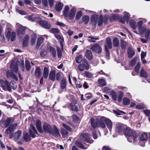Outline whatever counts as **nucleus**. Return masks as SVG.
Returning <instances> with one entry per match:
<instances>
[{
  "instance_id": "1",
  "label": "nucleus",
  "mask_w": 150,
  "mask_h": 150,
  "mask_svg": "<svg viewBox=\"0 0 150 150\" xmlns=\"http://www.w3.org/2000/svg\"><path fill=\"white\" fill-rule=\"evenodd\" d=\"M69 7L68 6H65L63 11V15L65 18H68L70 20H73L74 18L76 13V9L74 7L69 11Z\"/></svg>"
},
{
  "instance_id": "2",
  "label": "nucleus",
  "mask_w": 150,
  "mask_h": 150,
  "mask_svg": "<svg viewBox=\"0 0 150 150\" xmlns=\"http://www.w3.org/2000/svg\"><path fill=\"white\" fill-rule=\"evenodd\" d=\"M5 35L8 40L10 39L11 41H13L16 39V33L14 31H12V30H10L9 29L6 30Z\"/></svg>"
},
{
  "instance_id": "3",
  "label": "nucleus",
  "mask_w": 150,
  "mask_h": 150,
  "mask_svg": "<svg viewBox=\"0 0 150 150\" xmlns=\"http://www.w3.org/2000/svg\"><path fill=\"white\" fill-rule=\"evenodd\" d=\"M17 28V35L19 37H21L25 33V27L22 26L18 23H17L16 25Z\"/></svg>"
},
{
  "instance_id": "4",
  "label": "nucleus",
  "mask_w": 150,
  "mask_h": 150,
  "mask_svg": "<svg viewBox=\"0 0 150 150\" xmlns=\"http://www.w3.org/2000/svg\"><path fill=\"white\" fill-rule=\"evenodd\" d=\"M80 139L87 143L91 144L93 142V140L90 137L88 133L82 134L80 137Z\"/></svg>"
},
{
  "instance_id": "5",
  "label": "nucleus",
  "mask_w": 150,
  "mask_h": 150,
  "mask_svg": "<svg viewBox=\"0 0 150 150\" xmlns=\"http://www.w3.org/2000/svg\"><path fill=\"white\" fill-rule=\"evenodd\" d=\"M0 83L1 85V87L3 90L9 91L11 89V87L8 82L7 81H4L3 80H0Z\"/></svg>"
},
{
  "instance_id": "6",
  "label": "nucleus",
  "mask_w": 150,
  "mask_h": 150,
  "mask_svg": "<svg viewBox=\"0 0 150 150\" xmlns=\"http://www.w3.org/2000/svg\"><path fill=\"white\" fill-rule=\"evenodd\" d=\"M112 47L111 40L110 38H108L106 39V44L105 45V51L106 52V54L108 56L109 55L108 47L109 49H111Z\"/></svg>"
},
{
  "instance_id": "7",
  "label": "nucleus",
  "mask_w": 150,
  "mask_h": 150,
  "mask_svg": "<svg viewBox=\"0 0 150 150\" xmlns=\"http://www.w3.org/2000/svg\"><path fill=\"white\" fill-rule=\"evenodd\" d=\"M91 50L93 52L98 54H99L102 51V48L99 45L96 44L92 45L91 48Z\"/></svg>"
},
{
  "instance_id": "8",
  "label": "nucleus",
  "mask_w": 150,
  "mask_h": 150,
  "mask_svg": "<svg viewBox=\"0 0 150 150\" xmlns=\"http://www.w3.org/2000/svg\"><path fill=\"white\" fill-rule=\"evenodd\" d=\"M11 119L9 118H3L0 122V125L3 128H6L11 122Z\"/></svg>"
},
{
  "instance_id": "9",
  "label": "nucleus",
  "mask_w": 150,
  "mask_h": 150,
  "mask_svg": "<svg viewBox=\"0 0 150 150\" xmlns=\"http://www.w3.org/2000/svg\"><path fill=\"white\" fill-rule=\"evenodd\" d=\"M78 68L80 71H83L84 69H88L89 68V67L87 61L85 60L83 63L79 64Z\"/></svg>"
},
{
  "instance_id": "10",
  "label": "nucleus",
  "mask_w": 150,
  "mask_h": 150,
  "mask_svg": "<svg viewBox=\"0 0 150 150\" xmlns=\"http://www.w3.org/2000/svg\"><path fill=\"white\" fill-rule=\"evenodd\" d=\"M29 131L31 137L33 138L35 137L36 134L38 133L35 127L32 124L30 125V128Z\"/></svg>"
},
{
  "instance_id": "11",
  "label": "nucleus",
  "mask_w": 150,
  "mask_h": 150,
  "mask_svg": "<svg viewBox=\"0 0 150 150\" xmlns=\"http://www.w3.org/2000/svg\"><path fill=\"white\" fill-rule=\"evenodd\" d=\"M17 125L16 123L11 124L6 130L5 133L7 134H9L11 132L15 130Z\"/></svg>"
},
{
  "instance_id": "12",
  "label": "nucleus",
  "mask_w": 150,
  "mask_h": 150,
  "mask_svg": "<svg viewBox=\"0 0 150 150\" xmlns=\"http://www.w3.org/2000/svg\"><path fill=\"white\" fill-rule=\"evenodd\" d=\"M135 131L129 128H127L124 129L125 134L128 137H131L134 135Z\"/></svg>"
},
{
  "instance_id": "13",
  "label": "nucleus",
  "mask_w": 150,
  "mask_h": 150,
  "mask_svg": "<svg viewBox=\"0 0 150 150\" xmlns=\"http://www.w3.org/2000/svg\"><path fill=\"white\" fill-rule=\"evenodd\" d=\"M106 118L104 117H101L100 118L99 122L98 123V126L103 128H105L106 127V125L105 123H106Z\"/></svg>"
},
{
  "instance_id": "14",
  "label": "nucleus",
  "mask_w": 150,
  "mask_h": 150,
  "mask_svg": "<svg viewBox=\"0 0 150 150\" xmlns=\"http://www.w3.org/2000/svg\"><path fill=\"white\" fill-rule=\"evenodd\" d=\"M108 16H107L106 17L103 18V15H100L99 19H98V25L99 26L102 25L103 22L105 23H106V21L108 19Z\"/></svg>"
},
{
  "instance_id": "15",
  "label": "nucleus",
  "mask_w": 150,
  "mask_h": 150,
  "mask_svg": "<svg viewBox=\"0 0 150 150\" xmlns=\"http://www.w3.org/2000/svg\"><path fill=\"white\" fill-rule=\"evenodd\" d=\"M43 129L46 132L51 133L52 129L50 125L46 123H44L43 125Z\"/></svg>"
},
{
  "instance_id": "16",
  "label": "nucleus",
  "mask_w": 150,
  "mask_h": 150,
  "mask_svg": "<svg viewBox=\"0 0 150 150\" xmlns=\"http://www.w3.org/2000/svg\"><path fill=\"white\" fill-rule=\"evenodd\" d=\"M40 25L42 27L46 29H50L51 27L50 23L44 21H41L40 22Z\"/></svg>"
},
{
  "instance_id": "17",
  "label": "nucleus",
  "mask_w": 150,
  "mask_h": 150,
  "mask_svg": "<svg viewBox=\"0 0 150 150\" xmlns=\"http://www.w3.org/2000/svg\"><path fill=\"white\" fill-rule=\"evenodd\" d=\"M40 25L42 27L46 29H50L51 27L50 23L44 21H41L40 22Z\"/></svg>"
},
{
  "instance_id": "18",
  "label": "nucleus",
  "mask_w": 150,
  "mask_h": 150,
  "mask_svg": "<svg viewBox=\"0 0 150 150\" xmlns=\"http://www.w3.org/2000/svg\"><path fill=\"white\" fill-rule=\"evenodd\" d=\"M105 124L107 127L110 132L113 127V123L111 120L108 118H106Z\"/></svg>"
},
{
  "instance_id": "19",
  "label": "nucleus",
  "mask_w": 150,
  "mask_h": 150,
  "mask_svg": "<svg viewBox=\"0 0 150 150\" xmlns=\"http://www.w3.org/2000/svg\"><path fill=\"white\" fill-rule=\"evenodd\" d=\"M98 16L97 15H93L91 18V23L93 25H96L98 22Z\"/></svg>"
},
{
  "instance_id": "20",
  "label": "nucleus",
  "mask_w": 150,
  "mask_h": 150,
  "mask_svg": "<svg viewBox=\"0 0 150 150\" xmlns=\"http://www.w3.org/2000/svg\"><path fill=\"white\" fill-rule=\"evenodd\" d=\"M28 18L30 20L36 22L40 21L41 20V18L40 17L33 15L28 16Z\"/></svg>"
},
{
  "instance_id": "21",
  "label": "nucleus",
  "mask_w": 150,
  "mask_h": 150,
  "mask_svg": "<svg viewBox=\"0 0 150 150\" xmlns=\"http://www.w3.org/2000/svg\"><path fill=\"white\" fill-rule=\"evenodd\" d=\"M36 125L37 128L39 132L42 133L41 122L39 120H37L36 121Z\"/></svg>"
},
{
  "instance_id": "22",
  "label": "nucleus",
  "mask_w": 150,
  "mask_h": 150,
  "mask_svg": "<svg viewBox=\"0 0 150 150\" xmlns=\"http://www.w3.org/2000/svg\"><path fill=\"white\" fill-rule=\"evenodd\" d=\"M22 135V131L19 130L16 132L14 134V137L16 140H18L21 137Z\"/></svg>"
},
{
  "instance_id": "23",
  "label": "nucleus",
  "mask_w": 150,
  "mask_h": 150,
  "mask_svg": "<svg viewBox=\"0 0 150 150\" xmlns=\"http://www.w3.org/2000/svg\"><path fill=\"white\" fill-rule=\"evenodd\" d=\"M85 56L88 59L91 60L93 57L92 53L91 51L89 50H87L85 53Z\"/></svg>"
},
{
  "instance_id": "24",
  "label": "nucleus",
  "mask_w": 150,
  "mask_h": 150,
  "mask_svg": "<svg viewBox=\"0 0 150 150\" xmlns=\"http://www.w3.org/2000/svg\"><path fill=\"white\" fill-rule=\"evenodd\" d=\"M55 37L60 42L61 47L62 48L63 46V43L64 42L63 38L57 34L55 35Z\"/></svg>"
},
{
  "instance_id": "25",
  "label": "nucleus",
  "mask_w": 150,
  "mask_h": 150,
  "mask_svg": "<svg viewBox=\"0 0 150 150\" xmlns=\"http://www.w3.org/2000/svg\"><path fill=\"white\" fill-rule=\"evenodd\" d=\"M44 40V38L42 36H41L38 38L36 45V48L37 49H38L39 48Z\"/></svg>"
},
{
  "instance_id": "26",
  "label": "nucleus",
  "mask_w": 150,
  "mask_h": 150,
  "mask_svg": "<svg viewBox=\"0 0 150 150\" xmlns=\"http://www.w3.org/2000/svg\"><path fill=\"white\" fill-rule=\"evenodd\" d=\"M41 69L39 67H36L35 69V76L39 78L41 75Z\"/></svg>"
},
{
  "instance_id": "27",
  "label": "nucleus",
  "mask_w": 150,
  "mask_h": 150,
  "mask_svg": "<svg viewBox=\"0 0 150 150\" xmlns=\"http://www.w3.org/2000/svg\"><path fill=\"white\" fill-rule=\"evenodd\" d=\"M127 53L129 58H131L134 55L135 52L131 48L129 47L127 50Z\"/></svg>"
},
{
  "instance_id": "28",
  "label": "nucleus",
  "mask_w": 150,
  "mask_h": 150,
  "mask_svg": "<svg viewBox=\"0 0 150 150\" xmlns=\"http://www.w3.org/2000/svg\"><path fill=\"white\" fill-rule=\"evenodd\" d=\"M123 125L121 123H119L117 124L116 130L118 133L121 132L123 130Z\"/></svg>"
},
{
  "instance_id": "29",
  "label": "nucleus",
  "mask_w": 150,
  "mask_h": 150,
  "mask_svg": "<svg viewBox=\"0 0 150 150\" xmlns=\"http://www.w3.org/2000/svg\"><path fill=\"white\" fill-rule=\"evenodd\" d=\"M98 82L99 86L101 87L105 86L106 84L105 80L103 79H99L98 80Z\"/></svg>"
},
{
  "instance_id": "30",
  "label": "nucleus",
  "mask_w": 150,
  "mask_h": 150,
  "mask_svg": "<svg viewBox=\"0 0 150 150\" xmlns=\"http://www.w3.org/2000/svg\"><path fill=\"white\" fill-rule=\"evenodd\" d=\"M63 4L60 2H57L55 4V9L57 11H60L63 7Z\"/></svg>"
},
{
  "instance_id": "31",
  "label": "nucleus",
  "mask_w": 150,
  "mask_h": 150,
  "mask_svg": "<svg viewBox=\"0 0 150 150\" xmlns=\"http://www.w3.org/2000/svg\"><path fill=\"white\" fill-rule=\"evenodd\" d=\"M148 136L146 133L144 132L142 134L140 137V139L142 141H145L147 140Z\"/></svg>"
},
{
  "instance_id": "32",
  "label": "nucleus",
  "mask_w": 150,
  "mask_h": 150,
  "mask_svg": "<svg viewBox=\"0 0 150 150\" xmlns=\"http://www.w3.org/2000/svg\"><path fill=\"white\" fill-rule=\"evenodd\" d=\"M49 69L47 67H45L44 68L43 77L45 79L47 78L49 74Z\"/></svg>"
},
{
  "instance_id": "33",
  "label": "nucleus",
  "mask_w": 150,
  "mask_h": 150,
  "mask_svg": "<svg viewBox=\"0 0 150 150\" xmlns=\"http://www.w3.org/2000/svg\"><path fill=\"white\" fill-rule=\"evenodd\" d=\"M52 133L55 137H59L60 136V134L58 129L55 127L53 132L52 131Z\"/></svg>"
},
{
  "instance_id": "34",
  "label": "nucleus",
  "mask_w": 150,
  "mask_h": 150,
  "mask_svg": "<svg viewBox=\"0 0 150 150\" xmlns=\"http://www.w3.org/2000/svg\"><path fill=\"white\" fill-rule=\"evenodd\" d=\"M89 17L88 15H85L82 18V20L85 24H87L89 22Z\"/></svg>"
},
{
  "instance_id": "35",
  "label": "nucleus",
  "mask_w": 150,
  "mask_h": 150,
  "mask_svg": "<svg viewBox=\"0 0 150 150\" xmlns=\"http://www.w3.org/2000/svg\"><path fill=\"white\" fill-rule=\"evenodd\" d=\"M55 73L54 71H51L49 74V77L52 81L55 80Z\"/></svg>"
},
{
  "instance_id": "36",
  "label": "nucleus",
  "mask_w": 150,
  "mask_h": 150,
  "mask_svg": "<svg viewBox=\"0 0 150 150\" xmlns=\"http://www.w3.org/2000/svg\"><path fill=\"white\" fill-rule=\"evenodd\" d=\"M16 11L18 12L20 14L22 15H26L27 14V13H26L25 11H23V10H21L20 9V8L19 7V6H16Z\"/></svg>"
},
{
  "instance_id": "37",
  "label": "nucleus",
  "mask_w": 150,
  "mask_h": 150,
  "mask_svg": "<svg viewBox=\"0 0 150 150\" xmlns=\"http://www.w3.org/2000/svg\"><path fill=\"white\" fill-rule=\"evenodd\" d=\"M29 38V36L28 35H26L24 37L23 40V47H25L26 46Z\"/></svg>"
},
{
  "instance_id": "38",
  "label": "nucleus",
  "mask_w": 150,
  "mask_h": 150,
  "mask_svg": "<svg viewBox=\"0 0 150 150\" xmlns=\"http://www.w3.org/2000/svg\"><path fill=\"white\" fill-rule=\"evenodd\" d=\"M129 24L130 26L133 29L135 30L137 28V24L134 21L131 20L130 21Z\"/></svg>"
},
{
  "instance_id": "39",
  "label": "nucleus",
  "mask_w": 150,
  "mask_h": 150,
  "mask_svg": "<svg viewBox=\"0 0 150 150\" xmlns=\"http://www.w3.org/2000/svg\"><path fill=\"white\" fill-rule=\"evenodd\" d=\"M24 134V137L23 138L24 140L26 142H29L31 139L30 138V137L28 133H26L25 134Z\"/></svg>"
},
{
  "instance_id": "40",
  "label": "nucleus",
  "mask_w": 150,
  "mask_h": 150,
  "mask_svg": "<svg viewBox=\"0 0 150 150\" xmlns=\"http://www.w3.org/2000/svg\"><path fill=\"white\" fill-rule=\"evenodd\" d=\"M61 88L62 89H64L66 86V82L65 79H62L60 83Z\"/></svg>"
},
{
  "instance_id": "41",
  "label": "nucleus",
  "mask_w": 150,
  "mask_h": 150,
  "mask_svg": "<svg viewBox=\"0 0 150 150\" xmlns=\"http://www.w3.org/2000/svg\"><path fill=\"white\" fill-rule=\"evenodd\" d=\"M88 41L90 42H95L96 40H99V38H94L91 36H88Z\"/></svg>"
},
{
  "instance_id": "42",
  "label": "nucleus",
  "mask_w": 150,
  "mask_h": 150,
  "mask_svg": "<svg viewBox=\"0 0 150 150\" xmlns=\"http://www.w3.org/2000/svg\"><path fill=\"white\" fill-rule=\"evenodd\" d=\"M76 145L79 148L83 149H87L86 147L84 146L81 143L79 142H76Z\"/></svg>"
},
{
  "instance_id": "43",
  "label": "nucleus",
  "mask_w": 150,
  "mask_h": 150,
  "mask_svg": "<svg viewBox=\"0 0 150 150\" xmlns=\"http://www.w3.org/2000/svg\"><path fill=\"white\" fill-rule=\"evenodd\" d=\"M130 102V100L127 98L125 97L123 99V104L124 105H128Z\"/></svg>"
},
{
  "instance_id": "44",
  "label": "nucleus",
  "mask_w": 150,
  "mask_h": 150,
  "mask_svg": "<svg viewBox=\"0 0 150 150\" xmlns=\"http://www.w3.org/2000/svg\"><path fill=\"white\" fill-rule=\"evenodd\" d=\"M110 94L112 96V99L116 101L117 99V94L116 93L113 91H112L110 92Z\"/></svg>"
},
{
  "instance_id": "45",
  "label": "nucleus",
  "mask_w": 150,
  "mask_h": 150,
  "mask_svg": "<svg viewBox=\"0 0 150 150\" xmlns=\"http://www.w3.org/2000/svg\"><path fill=\"white\" fill-rule=\"evenodd\" d=\"M49 49L50 53L52 54L53 57H55L56 55V51L52 47H50Z\"/></svg>"
},
{
  "instance_id": "46",
  "label": "nucleus",
  "mask_w": 150,
  "mask_h": 150,
  "mask_svg": "<svg viewBox=\"0 0 150 150\" xmlns=\"http://www.w3.org/2000/svg\"><path fill=\"white\" fill-rule=\"evenodd\" d=\"M113 43L114 47H117L119 44L118 39L117 38H114L113 40Z\"/></svg>"
},
{
  "instance_id": "47",
  "label": "nucleus",
  "mask_w": 150,
  "mask_h": 150,
  "mask_svg": "<svg viewBox=\"0 0 150 150\" xmlns=\"http://www.w3.org/2000/svg\"><path fill=\"white\" fill-rule=\"evenodd\" d=\"M140 75L142 77H146L147 76V74L146 71L144 70L143 69H142L140 71Z\"/></svg>"
},
{
  "instance_id": "48",
  "label": "nucleus",
  "mask_w": 150,
  "mask_h": 150,
  "mask_svg": "<svg viewBox=\"0 0 150 150\" xmlns=\"http://www.w3.org/2000/svg\"><path fill=\"white\" fill-rule=\"evenodd\" d=\"M145 31V37L146 39H148L149 38V36L150 38V30L149 29H147Z\"/></svg>"
},
{
  "instance_id": "49",
  "label": "nucleus",
  "mask_w": 150,
  "mask_h": 150,
  "mask_svg": "<svg viewBox=\"0 0 150 150\" xmlns=\"http://www.w3.org/2000/svg\"><path fill=\"white\" fill-rule=\"evenodd\" d=\"M61 133L63 137H66L68 135L67 132L64 129H62L61 132Z\"/></svg>"
},
{
  "instance_id": "50",
  "label": "nucleus",
  "mask_w": 150,
  "mask_h": 150,
  "mask_svg": "<svg viewBox=\"0 0 150 150\" xmlns=\"http://www.w3.org/2000/svg\"><path fill=\"white\" fill-rule=\"evenodd\" d=\"M114 16L116 17H117L119 21L122 23H124L125 21H126L124 18L120 17L119 16H118L117 14H115L114 15Z\"/></svg>"
},
{
  "instance_id": "51",
  "label": "nucleus",
  "mask_w": 150,
  "mask_h": 150,
  "mask_svg": "<svg viewBox=\"0 0 150 150\" xmlns=\"http://www.w3.org/2000/svg\"><path fill=\"white\" fill-rule=\"evenodd\" d=\"M138 29L139 33L141 34H143L146 29V28L144 27H142L138 28Z\"/></svg>"
},
{
  "instance_id": "52",
  "label": "nucleus",
  "mask_w": 150,
  "mask_h": 150,
  "mask_svg": "<svg viewBox=\"0 0 150 150\" xmlns=\"http://www.w3.org/2000/svg\"><path fill=\"white\" fill-rule=\"evenodd\" d=\"M137 58V57H135L131 60L129 64L131 66H133L135 64Z\"/></svg>"
},
{
  "instance_id": "53",
  "label": "nucleus",
  "mask_w": 150,
  "mask_h": 150,
  "mask_svg": "<svg viewBox=\"0 0 150 150\" xmlns=\"http://www.w3.org/2000/svg\"><path fill=\"white\" fill-rule=\"evenodd\" d=\"M71 109L73 111H76L78 110V107L77 104L74 105L71 104Z\"/></svg>"
},
{
  "instance_id": "54",
  "label": "nucleus",
  "mask_w": 150,
  "mask_h": 150,
  "mask_svg": "<svg viewBox=\"0 0 150 150\" xmlns=\"http://www.w3.org/2000/svg\"><path fill=\"white\" fill-rule=\"evenodd\" d=\"M25 66L27 70V71H29L30 68V62L28 61H25Z\"/></svg>"
},
{
  "instance_id": "55",
  "label": "nucleus",
  "mask_w": 150,
  "mask_h": 150,
  "mask_svg": "<svg viewBox=\"0 0 150 150\" xmlns=\"http://www.w3.org/2000/svg\"><path fill=\"white\" fill-rule=\"evenodd\" d=\"M82 15V12L81 11H79L77 12L76 16V20H79Z\"/></svg>"
},
{
  "instance_id": "56",
  "label": "nucleus",
  "mask_w": 150,
  "mask_h": 150,
  "mask_svg": "<svg viewBox=\"0 0 150 150\" xmlns=\"http://www.w3.org/2000/svg\"><path fill=\"white\" fill-rule=\"evenodd\" d=\"M82 59V57L81 55H79L76 58V62L78 63H80Z\"/></svg>"
},
{
  "instance_id": "57",
  "label": "nucleus",
  "mask_w": 150,
  "mask_h": 150,
  "mask_svg": "<svg viewBox=\"0 0 150 150\" xmlns=\"http://www.w3.org/2000/svg\"><path fill=\"white\" fill-rule=\"evenodd\" d=\"M57 50L58 57L59 58H60L62 55V51L60 48L58 47H57Z\"/></svg>"
},
{
  "instance_id": "58",
  "label": "nucleus",
  "mask_w": 150,
  "mask_h": 150,
  "mask_svg": "<svg viewBox=\"0 0 150 150\" xmlns=\"http://www.w3.org/2000/svg\"><path fill=\"white\" fill-rule=\"evenodd\" d=\"M124 18L125 20L126 21H127L129 18V14L128 13H124Z\"/></svg>"
},
{
  "instance_id": "59",
  "label": "nucleus",
  "mask_w": 150,
  "mask_h": 150,
  "mask_svg": "<svg viewBox=\"0 0 150 150\" xmlns=\"http://www.w3.org/2000/svg\"><path fill=\"white\" fill-rule=\"evenodd\" d=\"M102 90L104 93H109L110 91V88L107 87H105L103 88Z\"/></svg>"
},
{
  "instance_id": "60",
  "label": "nucleus",
  "mask_w": 150,
  "mask_h": 150,
  "mask_svg": "<svg viewBox=\"0 0 150 150\" xmlns=\"http://www.w3.org/2000/svg\"><path fill=\"white\" fill-rule=\"evenodd\" d=\"M84 74L86 77L88 78H91L93 76V74L92 73L86 71H85Z\"/></svg>"
},
{
  "instance_id": "61",
  "label": "nucleus",
  "mask_w": 150,
  "mask_h": 150,
  "mask_svg": "<svg viewBox=\"0 0 150 150\" xmlns=\"http://www.w3.org/2000/svg\"><path fill=\"white\" fill-rule=\"evenodd\" d=\"M140 64L139 63H138L135 68V70L137 73H138L139 72V69L140 68Z\"/></svg>"
},
{
  "instance_id": "62",
  "label": "nucleus",
  "mask_w": 150,
  "mask_h": 150,
  "mask_svg": "<svg viewBox=\"0 0 150 150\" xmlns=\"http://www.w3.org/2000/svg\"><path fill=\"white\" fill-rule=\"evenodd\" d=\"M114 112L117 115H120L122 114H125L124 112L120 110H114Z\"/></svg>"
},
{
  "instance_id": "63",
  "label": "nucleus",
  "mask_w": 150,
  "mask_h": 150,
  "mask_svg": "<svg viewBox=\"0 0 150 150\" xmlns=\"http://www.w3.org/2000/svg\"><path fill=\"white\" fill-rule=\"evenodd\" d=\"M91 123L92 126L94 128H95L97 126L96 124L94 122V119L93 118H91Z\"/></svg>"
},
{
  "instance_id": "64",
  "label": "nucleus",
  "mask_w": 150,
  "mask_h": 150,
  "mask_svg": "<svg viewBox=\"0 0 150 150\" xmlns=\"http://www.w3.org/2000/svg\"><path fill=\"white\" fill-rule=\"evenodd\" d=\"M51 31L52 33H58L59 30L56 28H53L51 29Z\"/></svg>"
}]
</instances>
